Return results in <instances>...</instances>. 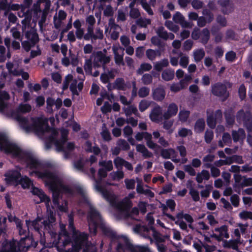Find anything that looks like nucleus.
Masks as SVG:
<instances>
[{"instance_id":"nucleus-61","label":"nucleus","mask_w":252,"mask_h":252,"mask_svg":"<svg viewBox=\"0 0 252 252\" xmlns=\"http://www.w3.org/2000/svg\"><path fill=\"white\" fill-rule=\"evenodd\" d=\"M152 68V65L149 63H143L140 65V68L137 70L138 74H142L144 71L150 70Z\"/></svg>"},{"instance_id":"nucleus-21","label":"nucleus","mask_w":252,"mask_h":252,"mask_svg":"<svg viewBox=\"0 0 252 252\" xmlns=\"http://www.w3.org/2000/svg\"><path fill=\"white\" fill-rule=\"evenodd\" d=\"M178 111L177 105L174 103H170L167 107V111L163 114V119L169 120L170 118L176 116Z\"/></svg>"},{"instance_id":"nucleus-36","label":"nucleus","mask_w":252,"mask_h":252,"mask_svg":"<svg viewBox=\"0 0 252 252\" xmlns=\"http://www.w3.org/2000/svg\"><path fill=\"white\" fill-rule=\"evenodd\" d=\"M205 123L204 119L203 118H200L198 119L194 125V131L196 133H201L202 132L205 128Z\"/></svg>"},{"instance_id":"nucleus-24","label":"nucleus","mask_w":252,"mask_h":252,"mask_svg":"<svg viewBox=\"0 0 252 252\" xmlns=\"http://www.w3.org/2000/svg\"><path fill=\"white\" fill-rule=\"evenodd\" d=\"M157 33L160 38L165 40L167 39L173 40L175 37L173 33L171 32L168 33L162 26L158 28Z\"/></svg>"},{"instance_id":"nucleus-46","label":"nucleus","mask_w":252,"mask_h":252,"mask_svg":"<svg viewBox=\"0 0 252 252\" xmlns=\"http://www.w3.org/2000/svg\"><path fill=\"white\" fill-rule=\"evenodd\" d=\"M39 198L40 200L37 201L36 203L40 202H45L47 208L49 207V203L50 202V198L47 196L43 191H41V193L37 196Z\"/></svg>"},{"instance_id":"nucleus-60","label":"nucleus","mask_w":252,"mask_h":252,"mask_svg":"<svg viewBox=\"0 0 252 252\" xmlns=\"http://www.w3.org/2000/svg\"><path fill=\"white\" fill-rule=\"evenodd\" d=\"M216 22L222 27H225L227 25L226 18L224 16L220 14L217 15Z\"/></svg>"},{"instance_id":"nucleus-23","label":"nucleus","mask_w":252,"mask_h":252,"mask_svg":"<svg viewBox=\"0 0 252 252\" xmlns=\"http://www.w3.org/2000/svg\"><path fill=\"white\" fill-rule=\"evenodd\" d=\"M175 23L179 24L183 28H189L191 27L190 23L185 20L184 17L179 12H177L173 17Z\"/></svg>"},{"instance_id":"nucleus-44","label":"nucleus","mask_w":252,"mask_h":252,"mask_svg":"<svg viewBox=\"0 0 252 252\" xmlns=\"http://www.w3.org/2000/svg\"><path fill=\"white\" fill-rule=\"evenodd\" d=\"M205 53L203 49H199L193 52V57L195 62H200L205 56Z\"/></svg>"},{"instance_id":"nucleus-42","label":"nucleus","mask_w":252,"mask_h":252,"mask_svg":"<svg viewBox=\"0 0 252 252\" xmlns=\"http://www.w3.org/2000/svg\"><path fill=\"white\" fill-rule=\"evenodd\" d=\"M32 110V106L29 104L21 103L19 105L16 110L18 113H26L30 112Z\"/></svg>"},{"instance_id":"nucleus-48","label":"nucleus","mask_w":252,"mask_h":252,"mask_svg":"<svg viewBox=\"0 0 252 252\" xmlns=\"http://www.w3.org/2000/svg\"><path fill=\"white\" fill-rule=\"evenodd\" d=\"M230 157H227L225 159H220L216 161L214 164L217 167H221L224 165H230L232 163Z\"/></svg>"},{"instance_id":"nucleus-30","label":"nucleus","mask_w":252,"mask_h":252,"mask_svg":"<svg viewBox=\"0 0 252 252\" xmlns=\"http://www.w3.org/2000/svg\"><path fill=\"white\" fill-rule=\"evenodd\" d=\"M176 155V151L174 149H161L160 156L164 159H170L172 156Z\"/></svg>"},{"instance_id":"nucleus-19","label":"nucleus","mask_w":252,"mask_h":252,"mask_svg":"<svg viewBox=\"0 0 252 252\" xmlns=\"http://www.w3.org/2000/svg\"><path fill=\"white\" fill-rule=\"evenodd\" d=\"M25 37L30 41L32 45H35L39 40L37 30L34 28H31L25 32Z\"/></svg>"},{"instance_id":"nucleus-35","label":"nucleus","mask_w":252,"mask_h":252,"mask_svg":"<svg viewBox=\"0 0 252 252\" xmlns=\"http://www.w3.org/2000/svg\"><path fill=\"white\" fill-rule=\"evenodd\" d=\"M146 55L150 60L154 61L155 60L157 56H160L161 50L159 49L154 50L153 49H149L146 51Z\"/></svg>"},{"instance_id":"nucleus-7","label":"nucleus","mask_w":252,"mask_h":252,"mask_svg":"<svg viewBox=\"0 0 252 252\" xmlns=\"http://www.w3.org/2000/svg\"><path fill=\"white\" fill-rule=\"evenodd\" d=\"M236 118L238 123H243L244 126L248 132L247 142L250 146H252V135L250 133L252 132V115L249 111L245 112L241 109L237 112Z\"/></svg>"},{"instance_id":"nucleus-43","label":"nucleus","mask_w":252,"mask_h":252,"mask_svg":"<svg viewBox=\"0 0 252 252\" xmlns=\"http://www.w3.org/2000/svg\"><path fill=\"white\" fill-rule=\"evenodd\" d=\"M98 165L102 166V168L106 169L107 171H111L113 168V163L111 160L99 161Z\"/></svg>"},{"instance_id":"nucleus-1","label":"nucleus","mask_w":252,"mask_h":252,"mask_svg":"<svg viewBox=\"0 0 252 252\" xmlns=\"http://www.w3.org/2000/svg\"><path fill=\"white\" fill-rule=\"evenodd\" d=\"M27 164L30 169H35L33 172L38 178L45 179L46 185L49 187V189L52 192L54 205L57 207L60 211L66 212L67 211V202L64 200L62 204L60 205L59 203L60 194L62 191L70 193L71 191V189L64 185L61 180L55 173L48 170L39 171L41 164L35 158H30Z\"/></svg>"},{"instance_id":"nucleus-53","label":"nucleus","mask_w":252,"mask_h":252,"mask_svg":"<svg viewBox=\"0 0 252 252\" xmlns=\"http://www.w3.org/2000/svg\"><path fill=\"white\" fill-rule=\"evenodd\" d=\"M125 159L120 157H117L114 159V164L116 168L118 169H122L123 168V166L124 165L125 163L126 162Z\"/></svg>"},{"instance_id":"nucleus-31","label":"nucleus","mask_w":252,"mask_h":252,"mask_svg":"<svg viewBox=\"0 0 252 252\" xmlns=\"http://www.w3.org/2000/svg\"><path fill=\"white\" fill-rule=\"evenodd\" d=\"M200 42L203 45L206 44L210 37V32L207 28L203 29L201 32Z\"/></svg>"},{"instance_id":"nucleus-17","label":"nucleus","mask_w":252,"mask_h":252,"mask_svg":"<svg viewBox=\"0 0 252 252\" xmlns=\"http://www.w3.org/2000/svg\"><path fill=\"white\" fill-rule=\"evenodd\" d=\"M5 181L7 184L18 182L21 177L20 172L16 170H9L4 174Z\"/></svg>"},{"instance_id":"nucleus-12","label":"nucleus","mask_w":252,"mask_h":252,"mask_svg":"<svg viewBox=\"0 0 252 252\" xmlns=\"http://www.w3.org/2000/svg\"><path fill=\"white\" fill-rule=\"evenodd\" d=\"M57 134V132L53 129L52 135L49 137V140L51 143H54L56 147L57 151H63L64 144L67 140V132L64 130L62 133L61 139L58 140L55 136Z\"/></svg>"},{"instance_id":"nucleus-14","label":"nucleus","mask_w":252,"mask_h":252,"mask_svg":"<svg viewBox=\"0 0 252 252\" xmlns=\"http://www.w3.org/2000/svg\"><path fill=\"white\" fill-rule=\"evenodd\" d=\"M214 231L217 233H213L210 235L211 238H215L217 240L220 241L224 238L228 239L229 237L228 233V227L226 225H223L220 227H216Z\"/></svg>"},{"instance_id":"nucleus-63","label":"nucleus","mask_w":252,"mask_h":252,"mask_svg":"<svg viewBox=\"0 0 252 252\" xmlns=\"http://www.w3.org/2000/svg\"><path fill=\"white\" fill-rule=\"evenodd\" d=\"M150 101L143 99L139 103V109L141 112H144L150 106Z\"/></svg>"},{"instance_id":"nucleus-33","label":"nucleus","mask_w":252,"mask_h":252,"mask_svg":"<svg viewBox=\"0 0 252 252\" xmlns=\"http://www.w3.org/2000/svg\"><path fill=\"white\" fill-rule=\"evenodd\" d=\"M174 70L170 68L165 69L162 72L161 77L164 81H169L174 78Z\"/></svg>"},{"instance_id":"nucleus-58","label":"nucleus","mask_w":252,"mask_h":252,"mask_svg":"<svg viewBox=\"0 0 252 252\" xmlns=\"http://www.w3.org/2000/svg\"><path fill=\"white\" fill-rule=\"evenodd\" d=\"M112 178L114 180L119 181L124 177V173L122 170L113 172L110 174Z\"/></svg>"},{"instance_id":"nucleus-62","label":"nucleus","mask_w":252,"mask_h":252,"mask_svg":"<svg viewBox=\"0 0 252 252\" xmlns=\"http://www.w3.org/2000/svg\"><path fill=\"white\" fill-rule=\"evenodd\" d=\"M142 83L146 85H149L152 83L153 81V76L149 73L144 74L141 78Z\"/></svg>"},{"instance_id":"nucleus-13","label":"nucleus","mask_w":252,"mask_h":252,"mask_svg":"<svg viewBox=\"0 0 252 252\" xmlns=\"http://www.w3.org/2000/svg\"><path fill=\"white\" fill-rule=\"evenodd\" d=\"M94 57L93 60V66L94 68L103 66L104 68L107 63L110 61V58L107 56L102 51H97L95 54H93Z\"/></svg>"},{"instance_id":"nucleus-57","label":"nucleus","mask_w":252,"mask_h":252,"mask_svg":"<svg viewBox=\"0 0 252 252\" xmlns=\"http://www.w3.org/2000/svg\"><path fill=\"white\" fill-rule=\"evenodd\" d=\"M184 87V80H181L180 83L173 84L170 87V90L172 92H177L183 89Z\"/></svg>"},{"instance_id":"nucleus-47","label":"nucleus","mask_w":252,"mask_h":252,"mask_svg":"<svg viewBox=\"0 0 252 252\" xmlns=\"http://www.w3.org/2000/svg\"><path fill=\"white\" fill-rule=\"evenodd\" d=\"M151 41L153 44L158 46L159 50H161L164 49L165 46L158 37L156 36L152 37Z\"/></svg>"},{"instance_id":"nucleus-39","label":"nucleus","mask_w":252,"mask_h":252,"mask_svg":"<svg viewBox=\"0 0 252 252\" xmlns=\"http://www.w3.org/2000/svg\"><path fill=\"white\" fill-rule=\"evenodd\" d=\"M151 134H147L146 137L147 146L151 149H160L161 147L152 140Z\"/></svg>"},{"instance_id":"nucleus-64","label":"nucleus","mask_w":252,"mask_h":252,"mask_svg":"<svg viewBox=\"0 0 252 252\" xmlns=\"http://www.w3.org/2000/svg\"><path fill=\"white\" fill-rule=\"evenodd\" d=\"M165 26L170 31L176 32L179 30L178 26L175 25L172 22L167 21L165 22Z\"/></svg>"},{"instance_id":"nucleus-45","label":"nucleus","mask_w":252,"mask_h":252,"mask_svg":"<svg viewBox=\"0 0 252 252\" xmlns=\"http://www.w3.org/2000/svg\"><path fill=\"white\" fill-rule=\"evenodd\" d=\"M18 182L24 189L29 188L32 184L31 179L27 176L20 177Z\"/></svg>"},{"instance_id":"nucleus-49","label":"nucleus","mask_w":252,"mask_h":252,"mask_svg":"<svg viewBox=\"0 0 252 252\" xmlns=\"http://www.w3.org/2000/svg\"><path fill=\"white\" fill-rule=\"evenodd\" d=\"M202 14L204 15V17L206 18V19L207 20L208 23H211L214 19V16L213 13L209 9H203L202 11Z\"/></svg>"},{"instance_id":"nucleus-52","label":"nucleus","mask_w":252,"mask_h":252,"mask_svg":"<svg viewBox=\"0 0 252 252\" xmlns=\"http://www.w3.org/2000/svg\"><path fill=\"white\" fill-rule=\"evenodd\" d=\"M117 145L124 151H127L130 149L129 145L125 139H119L117 142Z\"/></svg>"},{"instance_id":"nucleus-38","label":"nucleus","mask_w":252,"mask_h":252,"mask_svg":"<svg viewBox=\"0 0 252 252\" xmlns=\"http://www.w3.org/2000/svg\"><path fill=\"white\" fill-rule=\"evenodd\" d=\"M84 159L82 158H80L79 159L76 160H74L73 162V166L74 168L79 171H84Z\"/></svg>"},{"instance_id":"nucleus-51","label":"nucleus","mask_w":252,"mask_h":252,"mask_svg":"<svg viewBox=\"0 0 252 252\" xmlns=\"http://www.w3.org/2000/svg\"><path fill=\"white\" fill-rule=\"evenodd\" d=\"M55 100L52 97H48L46 99V111L47 113H52L53 112L52 107L55 105Z\"/></svg>"},{"instance_id":"nucleus-54","label":"nucleus","mask_w":252,"mask_h":252,"mask_svg":"<svg viewBox=\"0 0 252 252\" xmlns=\"http://www.w3.org/2000/svg\"><path fill=\"white\" fill-rule=\"evenodd\" d=\"M73 80V76L71 74H67L65 77L63 81L62 89L63 90L65 91L68 88L70 82Z\"/></svg>"},{"instance_id":"nucleus-59","label":"nucleus","mask_w":252,"mask_h":252,"mask_svg":"<svg viewBox=\"0 0 252 252\" xmlns=\"http://www.w3.org/2000/svg\"><path fill=\"white\" fill-rule=\"evenodd\" d=\"M150 90L149 88L146 87H142L139 89L138 94L141 98H144L147 96L150 93Z\"/></svg>"},{"instance_id":"nucleus-50","label":"nucleus","mask_w":252,"mask_h":252,"mask_svg":"<svg viewBox=\"0 0 252 252\" xmlns=\"http://www.w3.org/2000/svg\"><path fill=\"white\" fill-rule=\"evenodd\" d=\"M108 26L110 28V31H119L121 30V27L115 23V19L111 18L108 21Z\"/></svg>"},{"instance_id":"nucleus-32","label":"nucleus","mask_w":252,"mask_h":252,"mask_svg":"<svg viewBox=\"0 0 252 252\" xmlns=\"http://www.w3.org/2000/svg\"><path fill=\"white\" fill-rule=\"evenodd\" d=\"M169 65V61L167 59H163L159 62L155 63L154 67V69L158 72H160L164 67Z\"/></svg>"},{"instance_id":"nucleus-18","label":"nucleus","mask_w":252,"mask_h":252,"mask_svg":"<svg viewBox=\"0 0 252 252\" xmlns=\"http://www.w3.org/2000/svg\"><path fill=\"white\" fill-rule=\"evenodd\" d=\"M149 117L152 122H160L163 119L160 106L158 105L155 106L151 110Z\"/></svg>"},{"instance_id":"nucleus-3","label":"nucleus","mask_w":252,"mask_h":252,"mask_svg":"<svg viewBox=\"0 0 252 252\" xmlns=\"http://www.w3.org/2000/svg\"><path fill=\"white\" fill-rule=\"evenodd\" d=\"M16 119L19 122L21 127L27 132L36 131L40 133H44L45 131H49L51 129L47 122L41 118H32V124L29 123L28 118L19 115L16 116Z\"/></svg>"},{"instance_id":"nucleus-25","label":"nucleus","mask_w":252,"mask_h":252,"mask_svg":"<svg viewBox=\"0 0 252 252\" xmlns=\"http://www.w3.org/2000/svg\"><path fill=\"white\" fill-rule=\"evenodd\" d=\"M232 137L234 142L239 141H243L246 138V133L244 129L239 128L238 130H233L232 131Z\"/></svg>"},{"instance_id":"nucleus-9","label":"nucleus","mask_w":252,"mask_h":252,"mask_svg":"<svg viewBox=\"0 0 252 252\" xmlns=\"http://www.w3.org/2000/svg\"><path fill=\"white\" fill-rule=\"evenodd\" d=\"M0 150L13 157H18L21 155V150L16 145L11 143L5 136L0 134Z\"/></svg>"},{"instance_id":"nucleus-34","label":"nucleus","mask_w":252,"mask_h":252,"mask_svg":"<svg viewBox=\"0 0 252 252\" xmlns=\"http://www.w3.org/2000/svg\"><path fill=\"white\" fill-rule=\"evenodd\" d=\"M114 87L116 90L125 91L126 89V84L125 80L122 78H118L114 82Z\"/></svg>"},{"instance_id":"nucleus-41","label":"nucleus","mask_w":252,"mask_h":252,"mask_svg":"<svg viewBox=\"0 0 252 252\" xmlns=\"http://www.w3.org/2000/svg\"><path fill=\"white\" fill-rule=\"evenodd\" d=\"M93 55H92L90 59L85 60L84 68L86 73L92 74V66L93 64Z\"/></svg>"},{"instance_id":"nucleus-10","label":"nucleus","mask_w":252,"mask_h":252,"mask_svg":"<svg viewBox=\"0 0 252 252\" xmlns=\"http://www.w3.org/2000/svg\"><path fill=\"white\" fill-rule=\"evenodd\" d=\"M211 93L214 95L220 98L223 101L226 100L229 96L226 86L221 82H217L212 85Z\"/></svg>"},{"instance_id":"nucleus-5","label":"nucleus","mask_w":252,"mask_h":252,"mask_svg":"<svg viewBox=\"0 0 252 252\" xmlns=\"http://www.w3.org/2000/svg\"><path fill=\"white\" fill-rule=\"evenodd\" d=\"M90 171L93 179L95 181V188L96 190L99 192L103 197L109 202L110 204L117 206L119 209H121V207H122V206L124 205L127 207L130 206L131 202L127 198H126L123 201L119 203H117L116 195L108 191L104 187L101 185L100 181L97 180L95 178V170L94 168L92 167L90 168Z\"/></svg>"},{"instance_id":"nucleus-28","label":"nucleus","mask_w":252,"mask_h":252,"mask_svg":"<svg viewBox=\"0 0 252 252\" xmlns=\"http://www.w3.org/2000/svg\"><path fill=\"white\" fill-rule=\"evenodd\" d=\"M210 175L208 171L202 170L201 172L198 173L196 176V181L198 183H202L203 180H208Z\"/></svg>"},{"instance_id":"nucleus-2","label":"nucleus","mask_w":252,"mask_h":252,"mask_svg":"<svg viewBox=\"0 0 252 252\" xmlns=\"http://www.w3.org/2000/svg\"><path fill=\"white\" fill-rule=\"evenodd\" d=\"M89 229L92 235H95L97 228L99 227L103 234L112 241L117 240L120 237L111 227L107 225L102 219L100 214L94 207L91 206L87 215Z\"/></svg>"},{"instance_id":"nucleus-11","label":"nucleus","mask_w":252,"mask_h":252,"mask_svg":"<svg viewBox=\"0 0 252 252\" xmlns=\"http://www.w3.org/2000/svg\"><path fill=\"white\" fill-rule=\"evenodd\" d=\"M37 243L33 240L32 237L29 235L21 237L18 242V250L19 252H27L31 248H34L36 247Z\"/></svg>"},{"instance_id":"nucleus-8","label":"nucleus","mask_w":252,"mask_h":252,"mask_svg":"<svg viewBox=\"0 0 252 252\" xmlns=\"http://www.w3.org/2000/svg\"><path fill=\"white\" fill-rule=\"evenodd\" d=\"M53 236V245L59 252L63 250L65 247L71 242V239L65 229L62 230L59 234L51 233Z\"/></svg>"},{"instance_id":"nucleus-29","label":"nucleus","mask_w":252,"mask_h":252,"mask_svg":"<svg viewBox=\"0 0 252 252\" xmlns=\"http://www.w3.org/2000/svg\"><path fill=\"white\" fill-rule=\"evenodd\" d=\"M123 110L127 117H130L132 114L136 116H139L140 114L138 112L136 107L134 105H131L126 107H124Z\"/></svg>"},{"instance_id":"nucleus-40","label":"nucleus","mask_w":252,"mask_h":252,"mask_svg":"<svg viewBox=\"0 0 252 252\" xmlns=\"http://www.w3.org/2000/svg\"><path fill=\"white\" fill-rule=\"evenodd\" d=\"M178 56L180 57L179 61L180 65L183 68H186L189 63V57L187 55H184L181 52H179Z\"/></svg>"},{"instance_id":"nucleus-55","label":"nucleus","mask_w":252,"mask_h":252,"mask_svg":"<svg viewBox=\"0 0 252 252\" xmlns=\"http://www.w3.org/2000/svg\"><path fill=\"white\" fill-rule=\"evenodd\" d=\"M94 34V26H88L87 29V33L84 34V39L85 40H89L92 39Z\"/></svg>"},{"instance_id":"nucleus-6","label":"nucleus","mask_w":252,"mask_h":252,"mask_svg":"<svg viewBox=\"0 0 252 252\" xmlns=\"http://www.w3.org/2000/svg\"><path fill=\"white\" fill-rule=\"evenodd\" d=\"M69 231L72 233V238L74 246L78 249H82L87 243L88 235L84 232H79L75 229L74 226L73 218L71 215H68V226Z\"/></svg>"},{"instance_id":"nucleus-16","label":"nucleus","mask_w":252,"mask_h":252,"mask_svg":"<svg viewBox=\"0 0 252 252\" xmlns=\"http://www.w3.org/2000/svg\"><path fill=\"white\" fill-rule=\"evenodd\" d=\"M1 252H19L17 240L14 239L11 240H5L2 243Z\"/></svg>"},{"instance_id":"nucleus-4","label":"nucleus","mask_w":252,"mask_h":252,"mask_svg":"<svg viewBox=\"0 0 252 252\" xmlns=\"http://www.w3.org/2000/svg\"><path fill=\"white\" fill-rule=\"evenodd\" d=\"M55 221L56 218L53 213L50 212L46 220H42L38 218L32 221L26 220V224L28 229H34L41 236L42 233L44 234L46 232L53 233V224Z\"/></svg>"},{"instance_id":"nucleus-37","label":"nucleus","mask_w":252,"mask_h":252,"mask_svg":"<svg viewBox=\"0 0 252 252\" xmlns=\"http://www.w3.org/2000/svg\"><path fill=\"white\" fill-rule=\"evenodd\" d=\"M153 236L155 240L156 244H160L164 242L166 238V236L162 235L160 233L157 231L155 229H152Z\"/></svg>"},{"instance_id":"nucleus-27","label":"nucleus","mask_w":252,"mask_h":252,"mask_svg":"<svg viewBox=\"0 0 252 252\" xmlns=\"http://www.w3.org/2000/svg\"><path fill=\"white\" fill-rule=\"evenodd\" d=\"M165 92L160 88H156L153 93V99L156 101H162L165 97Z\"/></svg>"},{"instance_id":"nucleus-56","label":"nucleus","mask_w":252,"mask_h":252,"mask_svg":"<svg viewBox=\"0 0 252 252\" xmlns=\"http://www.w3.org/2000/svg\"><path fill=\"white\" fill-rule=\"evenodd\" d=\"M189 114L190 112L189 111H180L178 115L179 120L182 122H186L189 117Z\"/></svg>"},{"instance_id":"nucleus-26","label":"nucleus","mask_w":252,"mask_h":252,"mask_svg":"<svg viewBox=\"0 0 252 252\" xmlns=\"http://www.w3.org/2000/svg\"><path fill=\"white\" fill-rule=\"evenodd\" d=\"M10 98L9 94L7 92L4 91H0V111H3L7 106L5 102Z\"/></svg>"},{"instance_id":"nucleus-22","label":"nucleus","mask_w":252,"mask_h":252,"mask_svg":"<svg viewBox=\"0 0 252 252\" xmlns=\"http://www.w3.org/2000/svg\"><path fill=\"white\" fill-rule=\"evenodd\" d=\"M126 247L130 252H150L148 246H134L126 241Z\"/></svg>"},{"instance_id":"nucleus-15","label":"nucleus","mask_w":252,"mask_h":252,"mask_svg":"<svg viewBox=\"0 0 252 252\" xmlns=\"http://www.w3.org/2000/svg\"><path fill=\"white\" fill-rule=\"evenodd\" d=\"M126 198H127L130 201L131 203H130V207H127L126 206L124 205L122 206V207H121L122 208L121 209H119V208H118L116 206L112 205L111 204H110L112 207L115 208L116 209H117L119 211H120L121 212H125L126 214V216L127 218L128 217H132V216H135V215L137 216V215H138L139 214V209L137 207H133V208H132V210H131V212L130 213H129V210L132 207V202L130 200V199H129L127 197H125L122 200H121L120 201H118L117 197L116 196V200L117 203H119L120 202L123 201Z\"/></svg>"},{"instance_id":"nucleus-20","label":"nucleus","mask_w":252,"mask_h":252,"mask_svg":"<svg viewBox=\"0 0 252 252\" xmlns=\"http://www.w3.org/2000/svg\"><path fill=\"white\" fill-rule=\"evenodd\" d=\"M8 220L10 222L13 220L15 222L17 229L20 236L27 237L29 235V229L28 227L27 229L23 228L22 221L19 219L15 217L13 219L12 217H8Z\"/></svg>"}]
</instances>
